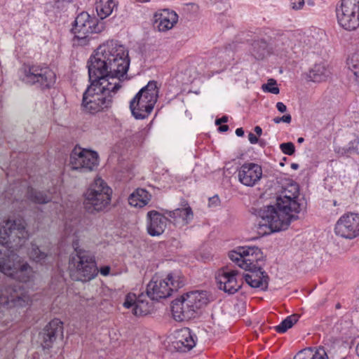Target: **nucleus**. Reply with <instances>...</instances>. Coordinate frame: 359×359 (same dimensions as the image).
I'll use <instances>...</instances> for the list:
<instances>
[{"instance_id": "f257e3e1", "label": "nucleus", "mask_w": 359, "mask_h": 359, "mask_svg": "<svg viewBox=\"0 0 359 359\" xmlns=\"http://www.w3.org/2000/svg\"><path fill=\"white\" fill-rule=\"evenodd\" d=\"M299 194L298 184L290 183L282 188L276 197V205L255 209V214L261 219L257 226L259 233L266 234L285 230L292 220L297 219V214L304 208Z\"/></svg>"}, {"instance_id": "f03ea898", "label": "nucleus", "mask_w": 359, "mask_h": 359, "mask_svg": "<svg viewBox=\"0 0 359 359\" xmlns=\"http://www.w3.org/2000/svg\"><path fill=\"white\" fill-rule=\"evenodd\" d=\"M27 236L22 219H8L0 229V271L23 283L29 280L32 271L13 248L21 246Z\"/></svg>"}, {"instance_id": "7ed1b4c3", "label": "nucleus", "mask_w": 359, "mask_h": 359, "mask_svg": "<svg viewBox=\"0 0 359 359\" xmlns=\"http://www.w3.org/2000/svg\"><path fill=\"white\" fill-rule=\"evenodd\" d=\"M130 65L128 52L116 41L100 45L87 62L89 81L119 82Z\"/></svg>"}, {"instance_id": "20e7f679", "label": "nucleus", "mask_w": 359, "mask_h": 359, "mask_svg": "<svg viewBox=\"0 0 359 359\" xmlns=\"http://www.w3.org/2000/svg\"><path fill=\"white\" fill-rule=\"evenodd\" d=\"M229 257L239 267L251 273L243 276L245 282L250 287L264 291L267 290L269 277L259 264V262L263 259L262 252L259 248L239 247L229 252Z\"/></svg>"}, {"instance_id": "39448f33", "label": "nucleus", "mask_w": 359, "mask_h": 359, "mask_svg": "<svg viewBox=\"0 0 359 359\" xmlns=\"http://www.w3.org/2000/svg\"><path fill=\"white\" fill-rule=\"evenodd\" d=\"M90 82L83 95L82 107L84 110L96 114L111 107L113 96L121 87L120 82Z\"/></svg>"}, {"instance_id": "423d86ee", "label": "nucleus", "mask_w": 359, "mask_h": 359, "mask_svg": "<svg viewBox=\"0 0 359 359\" xmlns=\"http://www.w3.org/2000/svg\"><path fill=\"white\" fill-rule=\"evenodd\" d=\"M265 34L269 39V50L280 57H297L303 53L300 41L302 36L291 32L267 30Z\"/></svg>"}, {"instance_id": "0eeeda50", "label": "nucleus", "mask_w": 359, "mask_h": 359, "mask_svg": "<svg viewBox=\"0 0 359 359\" xmlns=\"http://www.w3.org/2000/svg\"><path fill=\"white\" fill-rule=\"evenodd\" d=\"M208 303L205 292L193 291L172 302L171 311L176 321L188 320L196 311Z\"/></svg>"}, {"instance_id": "6e6552de", "label": "nucleus", "mask_w": 359, "mask_h": 359, "mask_svg": "<svg viewBox=\"0 0 359 359\" xmlns=\"http://www.w3.org/2000/svg\"><path fill=\"white\" fill-rule=\"evenodd\" d=\"M18 77L24 83L42 90L50 88L55 83V74L42 64L24 65L18 70Z\"/></svg>"}, {"instance_id": "1a4fd4ad", "label": "nucleus", "mask_w": 359, "mask_h": 359, "mask_svg": "<svg viewBox=\"0 0 359 359\" xmlns=\"http://www.w3.org/2000/svg\"><path fill=\"white\" fill-rule=\"evenodd\" d=\"M158 89L155 81H150L130 102V109L136 119H144L152 111L157 102Z\"/></svg>"}, {"instance_id": "9d476101", "label": "nucleus", "mask_w": 359, "mask_h": 359, "mask_svg": "<svg viewBox=\"0 0 359 359\" xmlns=\"http://www.w3.org/2000/svg\"><path fill=\"white\" fill-rule=\"evenodd\" d=\"M111 193V189L103 180L95 179L84 194L85 209L91 213L102 210L109 204Z\"/></svg>"}, {"instance_id": "9b49d317", "label": "nucleus", "mask_w": 359, "mask_h": 359, "mask_svg": "<svg viewBox=\"0 0 359 359\" xmlns=\"http://www.w3.org/2000/svg\"><path fill=\"white\" fill-rule=\"evenodd\" d=\"M184 284V277L178 271L169 273L164 280L154 277L147 286V295L150 299L158 301L168 297L172 291H177Z\"/></svg>"}, {"instance_id": "f8f14e48", "label": "nucleus", "mask_w": 359, "mask_h": 359, "mask_svg": "<svg viewBox=\"0 0 359 359\" xmlns=\"http://www.w3.org/2000/svg\"><path fill=\"white\" fill-rule=\"evenodd\" d=\"M104 29L102 22L92 18L86 12H82L76 18L72 32L74 34L73 43L75 46H84L88 44L90 34L100 33Z\"/></svg>"}, {"instance_id": "ddd939ff", "label": "nucleus", "mask_w": 359, "mask_h": 359, "mask_svg": "<svg viewBox=\"0 0 359 359\" xmlns=\"http://www.w3.org/2000/svg\"><path fill=\"white\" fill-rule=\"evenodd\" d=\"M73 247L76 254L72 255L69 262L76 269L77 280L86 282L95 278L99 271L93 254L90 251L79 249L75 242L73 243Z\"/></svg>"}, {"instance_id": "4468645a", "label": "nucleus", "mask_w": 359, "mask_h": 359, "mask_svg": "<svg viewBox=\"0 0 359 359\" xmlns=\"http://www.w3.org/2000/svg\"><path fill=\"white\" fill-rule=\"evenodd\" d=\"M337 22L346 30H355L359 27V0H341L336 8Z\"/></svg>"}, {"instance_id": "2eb2a0df", "label": "nucleus", "mask_w": 359, "mask_h": 359, "mask_svg": "<svg viewBox=\"0 0 359 359\" xmlns=\"http://www.w3.org/2000/svg\"><path fill=\"white\" fill-rule=\"evenodd\" d=\"M69 164L72 170L87 172L94 170L98 165L97 152L75 147L72 151Z\"/></svg>"}, {"instance_id": "dca6fc26", "label": "nucleus", "mask_w": 359, "mask_h": 359, "mask_svg": "<svg viewBox=\"0 0 359 359\" xmlns=\"http://www.w3.org/2000/svg\"><path fill=\"white\" fill-rule=\"evenodd\" d=\"M335 233L346 239H353L359 236V213L348 212L337 220Z\"/></svg>"}, {"instance_id": "f3484780", "label": "nucleus", "mask_w": 359, "mask_h": 359, "mask_svg": "<svg viewBox=\"0 0 359 359\" xmlns=\"http://www.w3.org/2000/svg\"><path fill=\"white\" fill-rule=\"evenodd\" d=\"M63 336V323L55 318L39 333L38 341L43 349H50L56 339Z\"/></svg>"}, {"instance_id": "a211bd4d", "label": "nucleus", "mask_w": 359, "mask_h": 359, "mask_svg": "<svg viewBox=\"0 0 359 359\" xmlns=\"http://www.w3.org/2000/svg\"><path fill=\"white\" fill-rule=\"evenodd\" d=\"M238 275V272L235 270L228 271L225 267L219 269L215 276L218 288L229 294H235L241 287Z\"/></svg>"}, {"instance_id": "6ab92c4d", "label": "nucleus", "mask_w": 359, "mask_h": 359, "mask_svg": "<svg viewBox=\"0 0 359 359\" xmlns=\"http://www.w3.org/2000/svg\"><path fill=\"white\" fill-rule=\"evenodd\" d=\"M262 177V167L254 163H245L238 170L239 182L245 186H255Z\"/></svg>"}, {"instance_id": "aec40b11", "label": "nucleus", "mask_w": 359, "mask_h": 359, "mask_svg": "<svg viewBox=\"0 0 359 359\" xmlns=\"http://www.w3.org/2000/svg\"><path fill=\"white\" fill-rule=\"evenodd\" d=\"M123 306L127 309H131L133 313L136 316L147 315L153 310V302L147 300L143 294L137 298L134 294H128Z\"/></svg>"}, {"instance_id": "412c9836", "label": "nucleus", "mask_w": 359, "mask_h": 359, "mask_svg": "<svg viewBox=\"0 0 359 359\" xmlns=\"http://www.w3.org/2000/svg\"><path fill=\"white\" fill-rule=\"evenodd\" d=\"M178 21L177 14L169 9L158 11L154 14L152 24L158 32H167L171 29Z\"/></svg>"}, {"instance_id": "4be33fe9", "label": "nucleus", "mask_w": 359, "mask_h": 359, "mask_svg": "<svg viewBox=\"0 0 359 359\" xmlns=\"http://www.w3.org/2000/svg\"><path fill=\"white\" fill-rule=\"evenodd\" d=\"M194 337L188 327L178 330L175 332V340L172 341V346L177 351H189L196 345Z\"/></svg>"}, {"instance_id": "5701e85b", "label": "nucleus", "mask_w": 359, "mask_h": 359, "mask_svg": "<svg viewBox=\"0 0 359 359\" xmlns=\"http://www.w3.org/2000/svg\"><path fill=\"white\" fill-rule=\"evenodd\" d=\"M156 210H151L147 213L149 224L147 225L148 233L151 236L161 235L167 226L168 218Z\"/></svg>"}, {"instance_id": "b1692460", "label": "nucleus", "mask_w": 359, "mask_h": 359, "mask_svg": "<svg viewBox=\"0 0 359 359\" xmlns=\"http://www.w3.org/2000/svg\"><path fill=\"white\" fill-rule=\"evenodd\" d=\"M165 214L172 219L175 224L187 225L194 218L193 211L187 203L183 208H176L174 210H165Z\"/></svg>"}, {"instance_id": "393cba45", "label": "nucleus", "mask_w": 359, "mask_h": 359, "mask_svg": "<svg viewBox=\"0 0 359 359\" xmlns=\"http://www.w3.org/2000/svg\"><path fill=\"white\" fill-rule=\"evenodd\" d=\"M252 41L251 53L255 59L262 60L266 54L271 53L269 50V39L267 36L266 38L255 36Z\"/></svg>"}, {"instance_id": "a878e982", "label": "nucleus", "mask_w": 359, "mask_h": 359, "mask_svg": "<svg viewBox=\"0 0 359 359\" xmlns=\"http://www.w3.org/2000/svg\"><path fill=\"white\" fill-rule=\"evenodd\" d=\"M331 74L328 65L324 62L316 64L310 70L309 78L313 82L325 81Z\"/></svg>"}, {"instance_id": "bb28decb", "label": "nucleus", "mask_w": 359, "mask_h": 359, "mask_svg": "<svg viewBox=\"0 0 359 359\" xmlns=\"http://www.w3.org/2000/svg\"><path fill=\"white\" fill-rule=\"evenodd\" d=\"M151 194L144 189H137L128 198L131 206L142 208L146 205L151 199Z\"/></svg>"}, {"instance_id": "cd10ccee", "label": "nucleus", "mask_w": 359, "mask_h": 359, "mask_svg": "<svg viewBox=\"0 0 359 359\" xmlns=\"http://www.w3.org/2000/svg\"><path fill=\"white\" fill-rule=\"evenodd\" d=\"M293 359H327V355L323 348H306L299 351Z\"/></svg>"}, {"instance_id": "c85d7f7f", "label": "nucleus", "mask_w": 359, "mask_h": 359, "mask_svg": "<svg viewBox=\"0 0 359 359\" xmlns=\"http://www.w3.org/2000/svg\"><path fill=\"white\" fill-rule=\"evenodd\" d=\"M27 197L30 201L37 204H46L51 201V196L46 192L32 187L28 188Z\"/></svg>"}, {"instance_id": "c756f323", "label": "nucleus", "mask_w": 359, "mask_h": 359, "mask_svg": "<svg viewBox=\"0 0 359 359\" xmlns=\"http://www.w3.org/2000/svg\"><path fill=\"white\" fill-rule=\"evenodd\" d=\"M115 6L116 4L114 0H107L104 3L100 1L96 4V11L100 18L102 20L112 13Z\"/></svg>"}, {"instance_id": "7c9ffc66", "label": "nucleus", "mask_w": 359, "mask_h": 359, "mask_svg": "<svg viewBox=\"0 0 359 359\" xmlns=\"http://www.w3.org/2000/svg\"><path fill=\"white\" fill-rule=\"evenodd\" d=\"M299 316L292 314L284 319L275 329L278 333H284L291 328L299 320Z\"/></svg>"}, {"instance_id": "2f4dec72", "label": "nucleus", "mask_w": 359, "mask_h": 359, "mask_svg": "<svg viewBox=\"0 0 359 359\" xmlns=\"http://www.w3.org/2000/svg\"><path fill=\"white\" fill-rule=\"evenodd\" d=\"M29 255L32 259L39 263L44 262L48 256V254L35 243H32Z\"/></svg>"}, {"instance_id": "473e14b6", "label": "nucleus", "mask_w": 359, "mask_h": 359, "mask_svg": "<svg viewBox=\"0 0 359 359\" xmlns=\"http://www.w3.org/2000/svg\"><path fill=\"white\" fill-rule=\"evenodd\" d=\"M276 80L271 79L268 80L267 83L262 85V89L265 92H269L275 95H277L279 93L280 90L279 88L276 86Z\"/></svg>"}, {"instance_id": "72a5a7b5", "label": "nucleus", "mask_w": 359, "mask_h": 359, "mask_svg": "<svg viewBox=\"0 0 359 359\" xmlns=\"http://www.w3.org/2000/svg\"><path fill=\"white\" fill-rule=\"evenodd\" d=\"M280 149L283 154L289 156L293 155L295 152V147L291 142L280 144Z\"/></svg>"}, {"instance_id": "f704fd0d", "label": "nucleus", "mask_w": 359, "mask_h": 359, "mask_svg": "<svg viewBox=\"0 0 359 359\" xmlns=\"http://www.w3.org/2000/svg\"><path fill=\"white\" fill-rule=\"evenodd\" d=\"M346 64L348 68L353 72L355 77L359 78V71L355 70L357 69V65L353 63V56L351 58H348Z\"/></svg>"}, {"instance_id": "c9c22d12", "label": "nucleus", "mask_w": 359, "mask_h": 359, "mask_svg": "<svg viewBox=\"0 0 359 359\" xmlns=\"http://www.w3.org/2000/svg\"><path fill=\"white\" fill-rule=\"evenodd\" d=\"M273 121L275 123H280V122H284V123H290L291 121H292V116H291L290 114H287L283 115L281 117H279V116L275 117L273 119Z\"/></svg>"}, {"instance_id": "e433bc0d", "label": "nucleus", "mask_w": 359, "mask_h": 359, "mask_svg": "<svg viewBox=\"0 0 359 359\" xmlns=\"http://www.w3.org/2000/svg\"><path fill=\"white\" fill-rule=\"evenodd\" d=\"M290 5L294 10L301 9L304 5V0H291Z\"/></svg>"}, {"instance_id": "4c0bfd02", "label": "nucleus", "mask_w": 359, "mask_h": 359, "mask_svg": "<svg viewBox=\"0 0 359 359\" xmlns=\"http://www.w3.org/2000/svg\"><path fill=\"white\" fill-rule=\"evenodd\" d=\"M358 139L355 138L354 140L351 142V147H348V148L344 149L345 154H351L353 151H355V147L358 144Z\"/></svg>"}, {"instance_id": "58836bf2", "label": "nucleus", "mask_w": 359, "mask_h": 359, "mask_svg": "<svg viewBox=\"0 0 359 359\" xmlns=\"http://www.w3.org/2000/svg\"><path fill=\"white\" fill-rule=\"evenodd\" d=\"M71 0H55V7L58 9H63L66 5L69 4Z\"/></svg>"}, {"instance_id": "ea45409f", "label": "nucleus", "mask_w": 359, "mask_h": 359, "mask_svg": "<svg viewBox=\"0 0 359 359\" xmlns=\"http://www.w3.org/2000/svg\"><path fill=\"white\" fill-rule=\"evenodd\" d=\"M276 108L281 113H284L287 111L286 105L281 102H278L276 103Z\"/></svg>"}, {"instance_id": "a19ab883", "label": "nucleus", "mask_w": 359, "mask_h": 359, "mask_svg": "<svg viewBox=\"0 0 359 359\" xmlns=\"http://www.w3.org/2000/svg\"><path fill=\"white\" fill-rule=\"evenodd\" d=\"M110 267L109 266H104L100 269V272L102 276H107L110 272Z\"/></svg>"}, {"instance_id": "79ce46f5", "label": "nucleus", "mask_w": 359, "mask_h": 359, "mask_svg": "<svg viewBox=\"0 0 359 359\" xmlns=\"http://www.w3.org/2000/svg\"><path fill=\"white\" fill-rule=\"evenodd\" d=\"M219 202V197L217 196H215L209 199V205H217Z\"/></svg>"}, {"instance_id": "37998d69", "label": "nucleus", "mask_w": 359, "mask_h": 359, "mask_svg": "<svg viewBox=\"0 0 359 359\" xmlns=\"http://www.w3.org/2000/svg\"><path fill=\"white\" fill-rule=\"evenodd\" d=\"M248 140L251 144H256L258 142V138L252 133L248 134Z\"/></svg>"}, {"instance_id": "c03bdc74", "label": "nucleus", "mask_w": 359, "mask_h": 359, "mask_svg": "<svg viewBox=\"0 0 359 359\" xmlns=\"http://www.w3.org/2000/svg\"><path fill=\"white\" fill-rule=\"evenodd\" d=\"M228 121V117L226 116H224L220 118H217L215 120V124L217 126L220 125L222 123H226Z\"/></svg>"}, {"instance_id": "a18cd8bd", "label": "nucleus", "mask_w": 359, "mask_h": 359, "mask_svg": "<svg viewBox=\"0 0 359 359\" xmlns=\"http://www.w3.org/2000/svg\"><path fill=\"white\" fill-rule=\"evenodd\" d=\"M236 134L238 137H242L244 135V130L242 128H238L236 130Z\"/></svg>"}, {"instance_id": "49530a36", "label": "nucleus", "mask_w": 359, "mask_h": 359, "mask_svg": "<svg viewBox=\"0 0 359 359\" xmlns=\"http://www.w3.org/2000/svg\"><path fill=\"white\" fill-rule=\"evenodd\" d=\"M228 130L229 126L227 125H222L218 128L219 132H226Z\"/></svg>"}, {"instance_id": "de8ad7c7", "label": "nucleus", "mask_w": 359, "mask_h": 359, "mask_svg": "<svg viewBox=\"0 0 359 359\" xmlns=\"http://www.w3.org/2000/svg\"><path fill=\"white\" fill-rule=\"evenodd\" d=\"M254 130L258 136H261L262 129L259 126H255Z\"/></svg>"}, {"instance_id": "09e8293b", "label": "nucleus", "mask_w": 359, "mask_h": 359, "mask_svg": "<svg viewBox=\"0 0 359 359\" xmlns=\"http://www.w3.org/2000/svg\"><path fill=\"white\" fill-rule=\"evenodd\" d=\"M291 168L294 170H297L299 168V165L297 163H292Z\"/></svg>"}, {"instance_id": "8fccbe9b", "label": "nucleus", "mask_w": 359, "mask_h": 359, "mask_svg": "<svg viewBox=\"0 0 359 359\" xmlns=\"http://www.w3.org/2000/svg\"><path fill=\"white\" fill-rule=\"evenodd\" d=\"M136 1L140 3H149L151 1V0H136Z\"/></svg>"}, {"instance_id": "3c124183", "label": "nucleus", "mask_w": 359, "mask_h": 359, "mask_svg": "<svg viewBox=\"0 0 359 359\" xmlns=\"http://www.w3.org/2000/svg\"><path fill=\"white\" fill-rule=\"evenodd\" d=\"M304 139L303 137H299V138L297 139V142H298V143H302V142H304Z\"/></svg>"}, {"instance_id": "603ef678", "label": "nucleus", "mask_w": 359, "mask_h": 359, "mask_svg": "<svg viewBox=\"0 0 359 359\" xmlns=\"http://www.w3.org/2000/svg\"><path fill=\"white\" fill-rule=\"evenodd\" d=\"M356 353L357 355L359 356V343L356 346Z\"/></svg>"}, {"instance_id": "864d4df0", "label": "nucleus", "mask_w": 359, "mask_h": 359, "mask_svg": "<svg viewBox=\"0 0 359 359\" xmlns=\"http://www.w3.org/2000/svg\"><path fill=\"white\" fill-rule=\"evenodd\" d=\"M336 306H337V308H339L340 307L339 304Z\"/></svg>"}]
</instances>
